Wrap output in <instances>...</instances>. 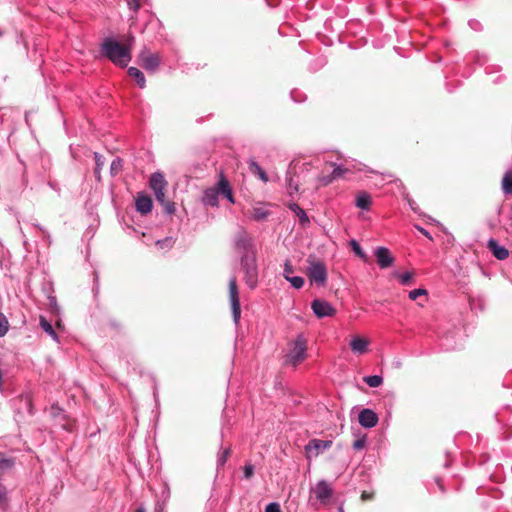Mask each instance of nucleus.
<instances>
[{"mask_svg": "<svg viewBox=\"0 0 512 512\" xmlns=\"http://www.w3.org/2000/svg\"><path fill=\"white\" fill-rule=\"evenodd\" d=\"M427 294V291L425 289H414L412 291L409 292V298L411 300H416L419 296H423V295H426Z\"/></svg>", "mask_w": 512, "mask_h": 512, "instance_id": "obj_35", "label": "nucleus"}, {"mask_svg": "<svg viewBox=\"0 0 512 512\" xmlns=\"http://www.w3.org/2000/svg\"><path fill=\"white\" fill-rule=\"evenodd\" d=\"M436 483L437 485L439 486V488L444 491V488H443V485H442V480L440 478H437L436 479Z\"/></svg>", "mask_w": 512, "mask_h": 512, "instance_id": "obj_48", "label": "nucleus"}, {"mask_svg": "<svg viewBox=\"0 0 512 512\" xmlns=\"http://www.w3.org/2000/svg\"><path fill=\"white\" fill-rule=\"evenodd\" d=\"M95 157H96V165H97L95 172H96V173H99L100 166H102V163H100V159H99V157H98V155H97V154H96V156H95Z\"/></svg>", "mask_w": 512, "mask_h": 512, "instance_id": "obj_47", "label": "nucleus"}, {"mask_svg": "<svg viewBox=\"0 0 512 512\" xmlns=\"http://www.w3.org/2000/svg\"><path fill=\"white\" fill-rule=\"evenodd\" d=\"M293 272H294V269H293L292 264L290 263V261H286L284 264V272H283L284 278L287 280Z\"/></svg>", "mask_w": 512, "mask_h": 512, "instance_id": "obj_37", "label": "nucleus"}, {"mask_svg": "<svg viewBox=\"0 0 512 512\" xmlns=\"http://www.w3.org/2000/svg\"><path fill=\"white\" fill-rule=\"evenodd\" d=\"M374 496H375V493H374V492L363 491V492L361 493V499H362V501H369V500H372V499H374Z\"/></svg>", "mask_w": 512, "mask_h": 512, "instance_id": "obj_42", "label": "nucleus"}, {"mask_svg": "<svg viewBox=\"0 0 512 512\" xmlns=\"http://www.w3.org/2000/svg\"><path fill=\"white\" fill-rule=\"evenodd\" d=\"M101 55L120 67H126L131 61V48L120 44L112 37H107L100 47Z\"/></svg>", "mask_w": 512, "mask_h": 512, "instance_id": "obj_1", "label": "nucleus"}, {"mask_svg": "<svg viewBox=\"0 0 512 512\" xmlns=\"http://www.w3.org/2000/svg\"><path fill=\"white\" fill-rule=\"evenodd\" d=\"M268 215L269 212L262 207H254L251 210V217L256 221H263Z\"/></svg>", "mask_w": 512, "mask_h": 512, "instance_id": "obj_26", "label": "nucleus"}, {"mask_svg": "<svg viewBox=\"0 0 512 512\" xmlns=\"http://www.w3.org/2000/svg\"><path fill=\"white\" fill-rule=\"evenodd\" d=\"M358 421L361 426L372 428L377 425L378 416L373 410L366 408L359 413Z\"/></svg>", "mask_w": 512, "mask_h": 512, "instance_id": "obj_11", "label": "nucleus"}, {"mask_svg": "<svg viewBox=\"0 0 512 512\" xmlns=\"http://www.w3.org/2000/svg\"><path fill=\"white\" fill-rule=\"evenodd\" d=\"M229 298L232 308V314L234 321L237 323L240 319L241 315V305H240V298H239V292L237 287L236 278L233 277L229 281Z\"/></svg>", "mask_w": 512, "mask_h": 512, "instance_id": "obj_8", "label": "nucleus"}, {"mask_svg": "<svg viewBox=\"0 0 512 512\" xmlns=\"http://www.w3.org/2000/svg\"><path fill=\"white\" fill-rule=\"evenodd\" d=\"M369 340L363 337H354L350 342L351 350L354 353L364 354L368 351Z\"/></svg>", "mask_w": 512, "mask_h": 512, "instance_id": "obj_16", "label": "nucleus"}, {"mask_svg": "<svg viewBox=\"0 0 512 512\" xmlns=\"http://www.w3.org/2000/svg\"><path fill=\"white\" fill-rule=\"evenodd\" d=\"M487 248L498 260H505L509 256V251L505 247L500 246L495 239H490L488 241Z\"/></svg>", "mask_w": 512, "mask_h": 512, "instance_id": "obj_14", "label": "nucleus"}, {"mask_svg": "<svg viewBox=\"0 0 512 512\" xmlns=\"http://www.w3.org/2000/svg\"><path fill=\"white\" fill-rule=\"evenodd\" d=\"M149 185L155 194L156 200L163 206L164 212L169 215L174 214L176 211L175 203L166 199L168 182L163 174L159 172L153 173L150 177Z\"/></svg>", "mask_w": 512, "mask_h": 512, "instance_id": "obj_2", "label": "nucleus"}, {"mask_svg": "<svg viewBox=\"0 0 512 512\" xmlns=\"http://www.w3.org/2000/svg\"><path fill=\"white\" fill-rule=\"evenodd\" d=\"M122 167H123L122 159H120V158L114 159L112 161L111 167H110L112 175L118 174L122 170Z\"/></svg>", "mask_w": 512, "mask_h": 512, "instance_id": "obj_30", "label": "nucleus"}, {"mask_svg": "<svg viewBox=\"0 0 512 512\" xmlns=\"http://www.w3.org/2000/svg\"><path fill=\"white\" fill-rule=\"evenodd\" d=\"M254 475V466L252 464H247L244 466V477L246 479H250Z\"/></svg>", "mask_w": 512, "mask_h": 512, "instance_id": "obj_40", "label": "nucleus"}, {"mask_svg": "<svg viewBox=\"0 0 512 512\" xmlns=\"http://www.w3.org/2000/svg\"><path fill=\"white\" fill-rule=\"evenodd\" d=\"M40 327L49 335L51 336L55 341L58 340L57 334L55 330L53 329L51 323L47 321L46 318L40 317Z\"/></svg>", "mask_w": 512, "mask_h": 512, "instance_id": "obj_25", "label": "nucleus"}, {"mask_svg": "<svg viewBox=\"0 0 512 512\" xmlns=\"http://www.w3.org/2000/svg\"><path fill=\"white\" fill-rule=\"evenodd\" d=\"M218 188L224 197H226L231 203H234V198L230 184L223 175H221L220 180L218 182Z\"/></svg>", "mask_w": 512, "mask_h": 512, "instance_id": "obj_17", "label": "nucleus"}, {"mask_svg": "<svg viewBox=\"0 0 512 512\" xmlns=\"http://www.w3.org/2000/svg\"><path fill=\"white\" fill-rule=\"evenodd\" d=\"M249 168H250V171L253 174L258 175L259 178L263 182H267L268 181V176H267L266 172L255 161H253V160L250 161Z\"/></svg>", "mask_w": 512, "mask_h": 512, "instance_id": "obj_24", "label": "nucleus"}, {"mask_svg": "<svg viewBox=\"0 0 512 512\" xmlns=\"http://www.w3.org/2000/svg\"><path fill=\"white\" fill-rule=\"evenodd\" d=\"M372 200L368 193L360 192L356 197V206L368 210L371 206Z\"/></svg>", "mask_w": 512, "mask_h": 512, "instance_id": "obj_19", "label": "nucleus"}, {"mask_svg": "<svg viewBox=\"0 0 512 512\" xmlns=\"http://www.w3.org/2000/svg\"><path fill=\"white\" fill-rule=\"evenodd\" d=\"M375 256L377 258V263L380 268H388L393 265L394 257L391 255L390 251L385 247H378L375 250Z\"/></svg>", "mask_w": 512, "mask_h": 512, "instance_id": "obj_12", "label": "nucleus"}, {"mask_svg": "<svg viewBox=\"0 0 512 512\" xmlns=\"http://www.w3.org/2000/svg\"><path fill=\"white\" fill-rule=\"evenodd\" d=\"M307 276L311 282L324 285L327 280V269L321 261H311L307 269Z\"/></svg>", "mask_w": 512, "mask_h": 512, "instance_id": "obj_5", "label": "nucleus"}, {"mask_svg": "<svg viewBox=\"0 0 512 512\" xmlns=\"http://www.w3.org/2000/svg\"><path fill=\"white\" fill-rule=\"evenodd\" d=\"M175 240L172 237H166L156 242V246L161 250H169L173 247Z\"/></svg>", "mask_w": 512, "mask_h": 512, "instance_id": "obj_28", "label": "nucleus"}, {"mask_svg": "<svg viewBox=\"0 0 512 512\" xmlns=\"http://www.w3.org/2000/svg\"><path fill=\"white\" fill-rule=\"evenodd\" d=\"M231 454V448L228 447V448H225L221 454V456L219 457V460H218V463L220 465H224L227 461V459L229 458Z\"/></svg>", "mask_w": 512, "mask_h": 512, "instance_id": "obj_36", "label": "nucleus"}, {"mask_svg": "<svg viewBox=\"0 0 512 512\" xmlns=\"http://www.w3.org/2000/svg\"><path fill=\"white\" fill-rule=\"evenodd\" d=\"M397 277L399 278V280L401 281V283L403 285H410L413 280V274L409 273V272L404 273V274H399V275H397Z\"/></svg>", "mask_w": 512, "mask_h": 512, "instance_id": "obj_34", "label": "nucleus"}, {"mask_svg": "<svg viewBox=\"0 0 512 512\" xmlns=\"http://www.w3.org/2000/svg\"><path fill=\"white\" fill-rule=\"evenodd\" d=\"M236 247L238 250L243 251L244 254L248 251H254L251 239L245 233L239 235L236 241Z\"/></svg>", "mask_w": 512, "mask_h": 512, "instance_id": "obj_18", "label": "nucleus"}, {"mask_svg": "<svg viewBox=\"0 0 512 512\" xmlns=\"http://www.w3.org/2000/svg\"><path fill=\"white\" fill-rule=\"evenodd\" d=\"M289 209L291 211H293L297 217L299 218V220L301 221V223H308L309 222V218L306 214V212L296 203H290L288 205Z\"/></svg>", "mask_w": 512, "mask_h": 512, "instance_id": "obj_23", "label": "nucleus"}, {"mask_svg": "<svg viewBox=\"0 0 512 512\" xmlns=\"http://www.w3.org/2000/svg\"><path fill=\"white\" fill-rule=\"evenodd\" d=\"M287 281H289L291 283V285L296 289H300L304 285V279L299 276H293V277L290 276L287 279Z\"/></svg>", "mask_w": 512, "mask_h": 512, "instance_id": "obj_32", "label": "nucleus"}, {"mask_svg": "<svg viewBox=\"0 0 512 512\" xmlns=\"http://www.w3.org/2000/svg\"><path fill=\"white\" fill-rule=\"evenodd\" d=\"M128 6L130 9L134 10L135 12L138 11L140 8L139 0H128Z\"/></svg>", "mask_w": 512, "mask_h": 512, "instance_id": "obj_43", "label": "nucleus"}, {"mask_svg": "<svg viewBox=\"0 0 512 512\" xmlns=\"http://www.w3.org/2000/svg\"><path fill=\"white\" fill-rule=\"evenodd\" d=\"M416 229H417L420 233H422L425 237L429 238L430 240H433L432 236L430 235V233H429L426 229H424V228H422V227H420V226H416Z\"/></svg>", "mask_w": 512, "mask_h": 512, "instance_id": "obj_45", "label": "nucleus"}, {"mask_svg": "<svg viewBox=\"0 0 512 512\" xmlns=\"http://www.w3.org/2000/svg\"><path fill=\"white\" fill-rule=\"evenodd\" d=\"M221 194L218 185L213 188L206 189L203 195V203L213 207L218 206V195Z\"/></svg>", "mask_w": 512, "mask_h": 512, "instance_id": "obj_15", "label": "nucleus"}, {"mask_svg": "<svg viewBox=\"0 0 512 512\" xmlns=\"http://www.w3.org/2000/svg\"><path fill=\"white\" fill-rule=\"evenodd\" d=\"M265 512H281L278 503H270L266 506Z\"/></svg>", "mask_w": 512, "mask_h": 512, "instance_id": "obj_41", "label": "nucleus"}, {"mask_svg": "<svg viewBox=\"0 0 512 512\" xmlns=\"http://www.w3.org/2000/svg\"><path fill=\"white\" fill-rule=\"evenodd\" d=\"M311 308L318 318L332 317L336 313V309L330 303L322 299L313 300Z\"/></svg>", "mask_w": 512, "mask_h": 512, "instance_id": "obj_9", "label": "nucleus"}, {"mask_svg": "<svg viewBox=\"0 0 512 512\" xmlns=\"http://www.w3.org/2000/svg\"><path fill=\"white\" fill-rule=\"evenodd\" d=\"M363 380L368 386L373 388L379 387L383 382L382 377L378 375L366 376Z\"/></svg>", "mask_w": 512, "mask_h": 512, "instance_id": "obj_27", "label": "nucleus"}, {"mask_svg": "<svg viewBox=\"0 0 512 512\" xmlns=\"http://www.w3.org/2000/svg\"><path fill=\"white\" fill-rule=\"evenodd\" d=\"M365 444H366V437L363 436L353 442V448L356 450H361L362 448H364Z\"/></svg>", "mask_w": 512, "mask_h": 512, "instance_id": "obj_39", "label": "nucleus"}, {"mask_svg": "<svg viewBox=\"0 0 512 512\" xmlns=\"http://www.w3.org/2000/svg\"><path fill=\"white\" fill-rule=\"evenodd\" d=\"M318 180H319V183H320L321 186H328V185H330L331 183L334 182V180L332 179L331 174L320 176L318 178Z\"/></svg>", "mask_w": 512, "mask_h": 512, "instance_id": "obj_38", "label": "nucleus"}, {"mask_svg": "<svg viewBox=\"0 0 512 512\" xmlns=\"http://www.w3.org/2000/svg\"><path fill=\"white\" fill-rule=\"evenodd\" d=\"M141 62L142 66L145 70L149 72H154L158 68L160 64V59L158 55L156 54H148V53H141Z\"/></svg>", "mask_w": 512, "mask_h": 512, "instance_id": "obj_13", "label": "nucleus"}, {"mask_svg": "<svg viewBox=\"0 0 512 512\" xmlns=\"http://www.w3.org/2000/svg\"><path fill=\"white\" fill-rule=\"evenodd\" d=\"M135 512H145V509H144V508H142V507H140V508H138Z\"/></svg>", "mask_w": 512, "mask_h": 512, "instance_id": "obj_49", "label": "nucleus"}, {"mask_svg": "<svg viewBox=\"0 0 512 512\" xmlns=\"http://www.w3.org/2000/svg\"><path fill=\"white\" fill-rule=\"evenodd\" d=\"M307 357V340L299 334L292 343L289 353L286 355V364L296 367L302 363Z\"/></svg>", "mask_w": 512, "mask_h": 512, "instance_id": "obj_4", "label": "nucleus"}, {"mask_svg": "<svg viewBox=\"0 0 512 512\" xmlns=\"http://www.w3.org/2000/svg\"><path fill=\"white\" fill-rule=\"evenodd\" d=\"M469 26L474 30L480 29V23L476 20L469 21Z\"/></svg>", "mask_w": 512, "mask_h": 512, "instance_id": "obj_46", "label": "nucleus"}, {"mask_svg": "<svg viewBox=\"0 0 512 512\" xmlns=\"http://www.w3.org/2000/svg\"><path fill=\"white\" fill-rule=\"evenodd\" d=\"M339 512H344L342 507L339 508Z\"/></svg>", "mask_w": 512, "mask_h": 512, "instance_id": "obj_50", "label": "nucleus"}, {"mask_svg": "<svg viewBox=\"0 0 512 512\" xmlns=\"http://www.w3.org/2000/svg\"><path fill=\"white\" fill-rule=\"evenodd\" d=\"M128 74L136 81L140 88H143L145 86L144 74L138 68L130 67L128 69Z\"/></svg>", "mask_w": 512, "mask_h": 512, "instance_id": "obj_20", "label": "nucleus"}, {"mask_svg": "<svg viewBox=\"0 0 512 512\" xmlns=\"http://www.w3.org/2000/svg\"><path fill=\"white\" fill-rule=\"evenodd\" d=\"M7 331H8V320L5 317V315L0 313V337H3L7 333Z\"/></svg>", "mask_w": 512, "mask_h": 512, "instance_id": "obj_33", "label": "nucleus"}, {"mask_svg": "<svg viewBox=\"0 0 512 512\" xmlns=\"http://www.w3.org/2000/svg\"><path fill=\"white\" fill-rule=\"evenodd\" d=\"M331 166L334 167L331 173L332 179L334 181L338 179H344L346 178V175L350 173V170L348 168H345L343 166H336L335 163H331Z\"/></svg>", "mask_w": 512, "mask_h": 512, "instance_id": "obj_21", "label": "nucleus"}, {"mask_svg": "<svg viewBox=\"0 0 512 512\" xmlns=\"http://www.w3.org/2000/svg\"><path fill=\"white\" fill-rule=\"evenodd\" d=\"M135 205L136 210L142 215L149 214L153 208V202L151 197L144 193L137 194Z\"/></svg>", "mask_w": 512, "mask_h": 512, "instance_id": "obj_10", "label": "nucleus"}, {"mask_svg": "<svg viewBox=\"0 0 512 512\" xmlns=\"http://www.w3.org/2000/svg\"><path fill=\"white\" fill-rule=\"evenodd\" d=\"M350 245L357 256H359L362 259H366V254L364 253L361 246L356 240H351Z\"/></svg>", "mask_w": 512, "mask_h": 512, "instance_id": "obj_31", "label": "nucleus"}, {"mask_svg": "<svg viewBox=\"0 0 512 512\" xmlns=\"http://www.w3.org/2000/svg\"><path fill=\"white\" fill-rule=\"evenodd\" d=\"M311 493L321 504L328 505L333 495V489L327 481L321 480L311 489Z\"/></svg>", "mask_w": 512, "mask_h": 512, "instance_id": "obj_7", "label": "nucleus"}, {"mask_svg": "<svg viewBox=\"0 0 512 512\" xmlns=\"http://www.w3.org/2000/svg\"><path fill=\"white\" fill-rule=\"evenodd\" d=\"M241 266L245 273V282L251 288L254 289L258 283V269L256 264L255 251H248L241 258Z\"/></svg>", "mask_w": 512, "mask_h": 512, "instance_id": "obj_3", "label": "nucleus"}, {"mask_svg": "<svg viewBox=\"0 0 512 512\" xmlns=\"http://www.w3.org/2000/svg\"><path fill=\"white\" fill-rule=\"evenodd\" d=\"M501 186L505 194L512 195V171H507L504 174Z\"/></svg>", "mask_w": 512, "mask_h": 512, "instance_id": "obj_22", "label": "nucleus"}, {"mask_svg": "<svg viewBox=\"0 0 512 512\" xmlns=\"http://www.w3.org/2000/svg\"><path fill=\"white\" fill-rule=\"evenodd\" d=\"M332 444L333 442L331 440H310L308 444L304 447L307 459L310 461L313 457H318L325 450L329 449L332 446Z\"/></svg>", "mask_w": 512, "mask_h": 512, "instance_id": "obj_6", "label": "nucleus"}, {"mask_svg": "<svg viewBox=\"0 0 512 512\" xmlns=\"http://www.w3.org/2000/svg\"><path fill=\"white\" fill-rule=\"evenodd\" d=\"M12 465H13V461L10 459H1L0 460V468H2V469L10 468V467H12Z\"/></svg>", "mask_w": 512, "mask_h": 512, "instance_id": "obj_44", "label": "nucleus"}, {"mask_svg": "<svg viewBox=\"0 0 512 512\" xmlns=\"http://www.w3.org/2000/svg\"><path fill=\"white\" fill-rule=\"evenodd\" d=\"M287 182H288V192L290 195L299 191V184H298V182L294 181L293 176L290 174V172L288 173Z\"/></svg>", "mask_w": 512, "mask_h": 512, "instance_id": "obj_29", "label": "nucleus"}]
</instances>
